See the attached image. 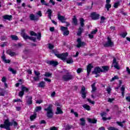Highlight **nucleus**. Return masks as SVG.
I'll return each mask as SVG.
<instances>
[{
	"label": "nucleus",
	"instance_id": "8fccbe9b",
	"mask_svg": "<svg viewBox=\"0 0 130 130\" xmlns=\"http://www.w3.org/2000/svg\"><path fill=\"white\" fill-rule=\"evenodd\" d=\"M30 34L31 36H37V34L35 33V32L33 31H30Z\"/></svg>",
	"mask_w": 130,
	"mask_h": 130
},
{
	"label": "nucleus",
	"instance_id": "c85d7f7f",
	"mask_svg": "<svg viewBox=\"0 0 130 130\" xmlns=\"http://www.w3.org/2000/svg\"><path fill=\"white\" fill-rule=\"evenodd\" d=\"M84 22H85V20L83 18L80 19V24L81 27H84V26H85Z\"/></svg>",
	"mask_w": 130,
	"mask_h": 130
},
{
	"label": "nucleus",
	"instance_id": "3c124183",
	"mask_svg": "<svg viewBox=\"0 0 130 130\" xmlns=\"http://www.w3.org/2000/svg\"><path fill=\"white\" fill-rule=\"evenodd\" d=\"M97 32H98V29H95L94 30H92L91 33L92 34V35H94L96 34V33H97Z\"/></svg>",
	"mask_w": 130,
	"mask_h": 130
},
{
	"label": "nucleus",
	"instance_id": "aec40b11",
	"mask_svg": "<svg viewBox=\"0 0 130 130\" xmlns=\"http://www.w3.org/2000/svg\"><path fill=\"white\" fill-rule=\"evenodd\" d=\"M63 112L61 110V109L59 107L57 108V111L55 112V114H62Z\"/></svg>",
	"mask_w": 130,
	"mask_h": 130
},
{
	"label": "nucleus",
	"instance_id": "052dcab7",
	"mask_svg": "<svg viewBox=\"0 0 130 130\" xmlns=\"http://www.w3.org/2000/svg\"><path fill=\"white\" fill-rule=\"evenodd\" d=\"M2 59L3 61H5L7 59L6 58V55L3 53V56H2Z\"/></svg>",
	"mask_w": 130,
	"mask_h": 130
},
{
	"label": "nucleus",
	"instance_id": "5701e85b",
	"mask_svg": "<svg viewBox=\"0 0 130 130\" xmlns=\"http://www.w3.org/2000/svg\"><path fill=\"white\" fill-rule=\"evenodd\" d=\"M95 85H96V83H94L91 85V88H92L91 93H94V92H95V91L97 90V88L95 87Z\"/></svg>",
	"mask_w": 130,
	"mask_h": 130
},
{
	"label": "nucleus",
	"instance_id": "6e6d98bb",
	"mask_svg": "<svg viewBox=\"0 0 130 130\" xmlns=\"http://www.w3.org/2000/svg\"><path fill=\"white\" fill-rule=\"evenodd\" d=\"M54 46L51 44H49V48L50 49H53Z\"/></svg>",
	"mask_w": 130,
	"mask_h": 130
},
{
	"label": "nucleus",
	"instance_id": "9d476101",
	"mask_svg": "<svg viewBox=\"0 0 130 130\" xmlns=\"http://www.w3.org/2000/svg\"><path fill=\"white\" fill-rule=\"evenodd\" d=\"M47 63H48V64H50V66H52V67H56V66L58 64V62L54 60H50L48 61Z\"/></svg>",
	"mask_w": 130,
	"mask_h": 130
},
{
	"label": "nucleus",
	"instance_id": "49530a36",
	"mask_svg": "<svg viewBox=\"0 0 130 130\" xmlns=\"http://www.w3.org/2000/svg\"><path fill=\"white\" fill-rule=\"evenodd\" d=\"M35 118H36V115H32L31 116H30V120H34V119H35Z\"/></svg>",
	"mask_w": 130,
	"mask_h": 130
},
{
	"label": "nucleus",
	"instance_id": "412c9836",
	"mask_svg": "<svg viewBox=\"0 0 130 130\" xmlns=\"http://www.w3.org/2000/svg\"><path fill=\"white\" fill-rule=\"evenodd\" d=\"M102 69L104 73H107L109 71V67L108 66H103L102 67Z\"/></svg>",
	"mask_w": 130,
	"mask_h": 130
},
{
	"label": "nucleus",
	"instance_id": "4468645a",
	"mask_svg": "<svg viewBox=\"0 0 130 130\" xmlns=\"http://www.w3.org/2000/svg\"><path fill=\"white\" fill-rule=\"evenodd\" d=\"M21 36H22V37H23V39H24L25 40H27V39H29L30 36H28V35H27V34L25 33L24 31H22L21 32Z\"/></svg>",
	"mask_w": 130,
	"mask_h": 130
},
{
	"label": "nucleus",
	"instance_id": "338daca9",
	"mask_svg": "<svg viewBox=\"0 0 130 130\" xmlns=\"http://www.w3.org/2000/svg\"><path fill=\"white\" fill-rule=\"evenodd\" d=\"M50 130H58L56 127L53 126L50 128Z\"/></svg>",
	"mask_w": 130,
	"mask_h": 130
},
{
	"label": "nucleus",
	"instance_id": "dca6fc26",
	"mask_svg": "<svg viewBox=\"0 0 130 130\" xmlns=\"http://www.w3.org/2000/svg\"><path fill=\"white\" fill-rule=\"evenodd\" d=\"M93 69V66L91 64H89L87 67V76H89L90 73H91V70Z\"/></svg>",
	"mask_w": 130,
	"mask_h": 130
},
{
	"label": "nucleus",
	"instance_id": "e433bc0d",
	"mask_svg": "<svg viewBox=\"0 0 130 130\" xmlns=\"http://www.w3.org/2000/svg\"><path fill=\"white\" fill-rule=\"evenodd\" d=\"M108 129H109V130H119V129H118V128H116V127H113V126L108 127Z\"/></svg>",
	"mask_w": 130,
	"mask_h": 130
},
{
	"label": "nucleus",
	"instance_id": "7c9ffc66",
	"mask_svg": "<svg viewBox=\"0 0 130 130\" xmlns=\"http://www.w3.org/2000/svg\"><path fill=\"white\" fill-rule=\"evenodd\" d=\"M73 22L74 25H78V20L77 19V18L76 17V16H74L73 18Z\"/></svg>",
	"mask_w": 130,
	"mask_h": 130
},
{
	"label": "nucleus",
	"instance_id": "a211bd4d",
	"mask_svg": "<svg viewBox=\"0 0 130 130\" xmlns=\"http://www.w3.org/2000/svg\"><path fill=\"white\" fill-rule=\"evenodd\" d=\"M83 31H84V28H82L81 27H79L78 31L77 33V35L78 36H81L82 33H83Z\"/></svg>",
	"mask_w": 130,
	"mask_h": 130
},
{
	"label": "nucleus",
	"instance_id": "7ed1b4c3",
	"mask_svg": "<svg viewBox=\"0 0 130 130\" xmlns=\"http://www.w3.org/2000/svg\"><path fill=\"white\" fill-rule=\"evenodd\" d=\"M52 107H53V106L50 104L48 105L47 108L44 109L45 111L47 112V117H48V118H51L52 116H53L54 113L52 110Z\"/></svg>",
	"mask_w": 130,
	"mask_h": 130
},
{
	"label": "nucleus",
	"instance_id": "1a4fd4ad",
	"mask_svg": "<svg viewBox=\"0 0 130 130\" xmlns=\"http://www.w3.org/2000/svg\"><path fill=\"white\" fill-rule=\"evenodd\" d=\"M57 18H58V20H59V21H60L61 22V23H66V20H67V18H66V17L63 16H61L60 15V14H58L57 15Z\"/></svg>",
	"mask_w": 130,
	"mask_h": 130
},
{
	"label": "nucleus",
	"instance_id": "4be33fe9",
	"mask_svg": "<svg viewBox=\"0 0 130 130\" xmlns=\"http://www.w3.org/2000/svg\"><path fill=\"white\" fill-rule=\"evenodd\" d=\"M47 12L48 14V17L49 19H50V20H51V16H52V10H51V9H48Z\"/></svg>",
	"mask_w": 130,
	"mask_h": 130
},
{
	"label": "nucleus",
	"instance_id": "e2e57ef3",
	"mask_svg": "<svg viewBox=\"0 0 130 130\" xmlns=\"http://www.w3.org/2000/svg\"><path fill=\"white\" fill-rule=\"evenodd\" d=\"M81 95H82V98H86V92H81Z\"/></svg>",
	"mask_w": 130,
	"mask_h": 130
},
{
	"label": "nucleus",
	"instance_id": "cd10ccee",
	"mask_svg": "<svg viewBox=\"0 0 130 130\" xmlns=\"http://www.w3.org/2000/svg\"><path fill=\"white\" fill-rule=\"evenodd\" d=\"M125 122V121H123L122 122L120 121H117L116 123L118 124V125H119L121 127H123V123H124Z\"/></svg>",
	"mask_w": 130,
	"mask_h": 130
},
{
	"label": "nucleus",
	"instance_id": "603ef678",
	"mask_svg": "<svg viewBox=\"0 0 130 130\" xmlns=\"http://www.w3.org/2000/svg\"><path fill=\"white\" fill-rule=\"evenodd\" d=\"M87 101L88 102H89V103H90L91 104H95V102L92 101V100H91V99H88Z\"/></svg>",
	"mask_w": 130,
	"mask_h": 130
},
{
	"label": "nucleus",
	"instance_id": "39448f33",
	"mask_svg": "<svg viewBox=\"0 0 130 130\" xmlns=\"http://www.w3.org/2000/svg\"><path fill=\"white\" fill-rule=\"evenodd\" d=\"M103 72V70L101 69V68L100 67H96L94 69V71L92 72V74H95V75H96L95 76V78H98L99 76H100L99 74L100 73Z\"/></svg>",
	"mask_w": 130,
	"mask_h": 130
},
{
	"label": "nucleus",
	"instance_id": "f8f14e48",
	"mask_svg": "<svg viewBox=\"0 0 130 130\" xmlns=\"http://www.w3.org/2000/svg\"><path fill=\"white\" fill-rule=\"evenodd\" d=\"M29 19L31 21H38L39 18L37 16H35L34 14H30L29 15Z\"/></svg>",
	"mask_w": 130,
	"mask_h": 130
},
{
	"label": "nucleus",
	"instance_id": "4c0bfd02",
	"mask_svg": "<svg viewBox=\"0 0 130 130\" xmlns=\"http://www.w3.org/2000/svg\"><path fill=\"white\" fill-rule=\"evenodd\" d=\"M118 79H119V78L117 76H115L112 78L111 82H113V81H115V80H118Z\"/></svg>",
	"mask_w": 130,
	"mask_h": 130
},
{
	"label": "nucleus",
	"instance_id": "f03ea898",
	"mask_svg": "<svg viewBox=\"0 0 130 130\" xmlns=\"http://www.w3.org/2000/svg\"><path fill=\"white\" fill-rule=\"evenodd\" d=\"M55 55L57 56L58 58H61L62 60H66L67 63L72 64L74 62V59L73 58L70 57L67 59V57L69 55V53H64L61 54H55Z\"/></svg>",
	"mask_w": 130,
	"mask_h": 130
},
{
	"label": "nucleus",
	"instance_id": "ddd939ff",
	"mask_svg": "<svg viewBox=\"0 0 130 130\" xmlns=\"http://www.w3.org/2000/svg\"><path fill=\"white\" fill-rule=\"evenodd\" d=\"M88 122H89V123H97V119H96L95 118L91 119L90 118H86Z\"/></svg>",
	"mask_w": 130,
	"mask_h": 130
},
{
	"label": "nucleus",
	"instance_id": "2f4dec72",
	"mask_svg": "<svg viewBox=\"0 0 130 130\" xmlns=\"http://www.w3.org/2000/svg\"><path fill=\"white\" fill-rule=\"evenodd\" d=\"M11 38L12 39V40H18L19 39L18 36H15L14 35L11 36Z\"/></svg>",
	"mask_w": 130,
	"mask_h": 130
},
{
	"label": "nucleus",
	"instance_id": "72a5a7b5",
	"mask_svg": "<svg viewBox=\"0 0 130 130\" xmlns=\"http://www.w3.org/2000/svg\"><path fill=\"white\" fill-rule=\"evenodd\" d=\"M21 90L23 91V92H26V93L29 91V89L25 86L22 87Z\"/></svg>",
	"mask_w": 130,
	"mask_h": 130
},
{
	"label": "nucleus",
	"instance_id": "79ce46f5",
	"mask_svg": "<svg viewBox=\"0 0 130 130\" xmlns=\"http://www.w3.org/2000/svg\"><path fill=\"white\" fill-rule=\"evenodd\" d=\"M37 39H38V40H41V33L39 32L38 34Z\"/></svg>",
	"mask_w": 130,
	"mask_h": 130
},
{
	"label": "nucleus",
	"instance_id": "ea45409f",
	"mask_svg": "<svg viewBox=\"0 0 130 130\" xmlns=\"http://www.w3.org/2000/svg\"><path fill=\"white\" fill-rule=\"evenodd\" d=\"M23 95H24V91L22 90L20 91L18 94V96H19V97H21L22 98V97H23Z\"/></svg>",
	"mask_w": 130,
	"mask_h": 130
},
{
	"label": "nucleus",
	"instance_id": "5fc2aeb1",
	"mask_svg": "<svg viewBox=\"0 0 130 130\" xmlns=\"http://www.w3.org/2000/svg\"><path fill=\"white\" fill-rule=\"evenodd\" d=\"M118 6H119V2L115 3L114 5V7L116 8H118Z\"/></svg>",
	"mask_w": 130,
	"mask_h": 130
},
{
	"label": "nucleus",
	"instance_id": "37998d69",
	"mask_svg": "<svg viewBox=\"0 0 130 130\" xmlns=\"http://www.w3.org/2000/svg\"><path fill=\"white\" fill-rule=\"evenodd\" d=\"M106 91L108 94H110V93L111 92V88L110 87H108L106 89Z\"/></svg>",
	"mask_w": 130,
	"mask_h": 130
},
{
	"label": "nucleus",
	"instance_id": "393cba45",
	"mask_svg": "<svg viewBox=\"0 0 130 130\" xmlns=\"http://www.w3.org/2000/svg\"><path fill=\"white\" fill-rule=\"evenodd\" d=\"M82 107L84 108L85 109H86V110H91V107H90V106L87 105V104H84L82 106Z\"/></svg>",
	"mask_w": 130,
	"mask_h": 130
},
{
	"label": "nucleus",
	"instance_id": "473e14b6",
	"mask_svg": "<svg viewBox=\"0 0 130 130\" xmlns=\"http://www.w3.org/2000/svg\"><path fill=\"white\" fill-rule=\"evenodd\" d=\"M14 46H15L16 48H18L19 47H21V46H23V45L21 43H18L17 44H14Z\"/></svg>",
	"mask_w": 130,
	"mask_h": 130
},
{
	"label": "nucleus",
	"instance_id": "6ab92c4d",
	"mask_svg": "<svg viewBox=\"0 0 130 130\" xmlns=\"http://www.w3.org/2000/svg\"><path fill=\"white\" fill-rule=\"evenodd\" d=\"M80 125H82V126H85V124H86V121H85L84 118H81L80 119Z\"/></svg>",
	"mask_w": 130,
	"mask_h": 130
},
{
	"label": "nucleus",
	"instance_id": "f3484780",
	"mask_svg": "<svg viewBox=\"0 0 130 130\" xmlns=\"http://www.w3.org/2000/svg\"><path fill=\"white\" fill-rule=\"evenodd\" d=\"M26 98H27V100L26 101V103L28 105H31L32 104V96H26Z\"/></svg>",
	"mask_w": 130,
	"mask_h": 130
},
{
	"label": "nucleus",
	"instance_id": "680f3d73",
	"mask_svg": "<svg viewBox=\"0 0 130 130\" xmlns=\"http://www.w3.org/2000/svg\"><path fill=\"white\" fill-rule=\"evenodd\" d=\"M37 15H38V16H39V17H42V13L40 11L37 13Z\"/></svg>",
	"mask_w": 130,
	"mask_h": 130
},
{
	"label": "nucleus",
	"instance_id": "c9c22d12",
	"mask_svg": "<svg viewBox=\"0 0 130 130\" xmlns=\"http://www.w3.org/2000/svg\"><path fill=\"white\" fill-rule=\"evenodd\" d=\"M73 127V125H67L66 126L65 130H70Z\"/></svg>",
	"mask_w": 130,
	"mask_h": 130
},
{
	"label": "nucleus",
	"instance_id": "a878e982",
	"mask_svg": "<svg viewBox=\"0 0 130 130\" xmlns=\"http://www.w3.org/2000/svg\"><path fill=\"white\" fill-rule=\"evenodd\" d=\"M8 71H9V72H11L12 74L13 75H16V74H17V71L12 68H9Z\"/></svg>",
	"mask_w": 130,
	"mask_h": 130
},
{
	"label": "nucleus",
	"instance_id": "09e8293b",
	"mask_svg": "<svg viewBox=\"0 0 130 130\" xmlns=\"http://www.w3.org/2000/svg\"><path fill=\"white\" fill-rule=\"evenodd\" d=\"M35 75H36V76L39 77L40 76V72L35 71Z\"/></svg>",
	"mask_w": 130,
	"mask_h": 130
},
{
	"label": "nucleus",
	"instance_id": "864d4df0",
	"mask_svg": "<svg viewBox=\"0 0 130 130\" xmlns=\"http://www.w3.org/2000/svg\"><path fill=\"white\" fill-rule=\"evenodd\" d=\"M106 114H107L106 113V112H103V113H101L100 114V115H101V116H102V117H104V116H106Z\"/></svg>",
	"mask_w": 130,
	"mask_h": 130
},
{
	"label": "nucleus",
	"instance_id": "f704fd0d",
	"mask_svg": "<svg viewBox=\"0 0 130 130\" xmlns=\"http://www.w3.org/2000/svg\"><path fill=\"white\" fill-rule=\"evenodd\" d=\"M41 109H42V107L41 106L37 107L35 108L36 112H38V111H40V110H41Z\"/></svg>",
	"mask_w": 130,
	"mask_h": 130
},
{
	"label": "nucleus",
	"instance_id": "0eeeda50",
	"mask_svg": "<svg viewBox=\"0 0 130 130\" xmlns=\"http://www.w3.org/2000/svg\"><path fill=\"white\" fill-rule=\"evenodd\" d=\"M77 42L78 43L76 45L77 48H80V47H83V46H86V45H87L86 43L82 41L81 38L77 39Z\"/></svg>",
	"mask_w": 130,
	"mask_h": 130
},
{
	"label": "nucleus",
	"instance_id": "a18cd8bd",
	"mask_svg": "<svg viewBox=\"0 0 130 130\" xmlns=\"http://www.w3.org/2000/svg\"><path fill=\"white\" fill-rule=\"evenodd\" d=\"M34 81H39L40 80V76H35L33 78Z\"/></svg>",
	"mask_w": 130,
	"mask_h": 130
},
{
	"label": "nucleus",
	"instance_id": "b1692460",
	"mask_svg": "<svg viewBox=\"0 0 130 130\" xmlns=\"http://www.w3.org/2000/svg\"><path fill=\"white\" fill-rule=\"evenodd\" d=\"M3 18L5 19V20H11L12 19V15H6L3 16Z\"/></svg>",
	"mask_w": 130,
	"mask_h": 130
},
{
	"label": "nucleus",
	"instance_id": "4d7b16f0",
	"mask_svg": "<svg viewBox=\"0 0 130 130\" xmlns=\"http://www.w3.org/2000/svg\"><path fill=\"white\" fill-rule=\"evenodd\" d=\"M126 35H127V33L124 32L121 35V37H123V38H125V36H126Z\"/></svg>",
	"mask_w": 130,
	"mask_h": 130
},
{
	"label": "nucleus",
	"instance_id": "69168bd1",
	"mask_svg": "<svg viewBox=\"0 0 130 130\" xmlns=\"http://www.w3.org/2000/svg\"><path fill=\"white\" fill-rule=\"evenodd\" d=\"M0 96H5V91L4 90H2L0 92Z\"/></svg>",
	"mask_w": 130,
	"mask_h": 130
},
{
	"label": "nucleus",
	"instance_id": "20e7f679",
	"mask_svg": "<svg viewBox=\"0 0 130 130\" xmlns=\"http://www.w3.org/2000/svg\"><path fill=\"white\" fill-rule=\"evenodd\" d=\"M74 78V76L71 74V73L68 72L67 74L64 75L62 77V80L64 82H68V81H70L72 80Z\"/></svg>",
	"mask_w": 130,
	"mask_h": 130
},
{
	"label": "nucleus",
	"instance_id": "9b49d317",
	"mask_svg": "<svg viewBox=\"0 0 130 130\" xmlns=\"http://www.w3.org/2000/svg\"><path fill=\"white\" fill-rule=\"evenodd\" d=\"M100 15L93 12L91 14V17L92 19V20H98V19H99V17H100Z\"/></svg>",
	"mask_w": 130,
	"mask_h": 130
},
{
	"label": "nucleus",
	"instance_id": "de8ad7c7",
	"mask_svg": "<svg viewBox=\"0 0 130 130\" xmlns=\"http://www.w3.org/2000/svg\"><path fill=\"white\" fill-rule=\"evenodd\" d=\"M45 77H50L51 76V74L49 72H46L44 74Z\"/></svg>",
	"mask_w": 130,
	"mask_h": 130
},
{
	"label": "nucleus",
	"instance_id": "a19ab883",
	"mask_svg": "<svg viewBox=\"0 0 130 130\" xmlns=\"http://www.w3.org/2000/svg\"><path fill=\"white\" fill-rule=\"evenodd\" d=\"M41 3L42 5H43L44 6H48V4L46 3L45 1L44 0H41Z\"/></svg>",
	"mask_w": 130,
	"mask_h": 130
},
{
	"label": "nucleus",
	"instance_id": "f257e3e1",
	"mask_svg": "<svg viewBox=\"0 0 130 130\" xmlns=\"http://www.w3.org/2000/svg\"><path fill=\"white\" fill-rule=\"evenodd\" d=\"M12 125H14V126H18V122L15 121H13L12 122H10L9 119H7L4 121V124H1L0 125V127L1 128H5L7 130H11V128L10 126H12Z\"/></svg>",
	"mask_w": 130,
	"mask_h": 130
},
{
	"label": "nucleus",
	"instance_id": "13d9d810",
	"mask_svg": "<svg viewBox=\"0 0 130 130\" xmlns=\"http://www.w3.org/2000/svg\"><path fill=\"white\" fill-rule=\"evenodd\" d=\"M28 39L29 40H32V41H36V38L29 37Z\"/></svg>",
	"mask_w": 130,
	"mask_h": 130
},
{
	"label": "nucleus",
	"instance_id": "0e129e2a",
	"mask_svg": "<svg viewBox=\"0 0 130 130\" xmlns=\"http://www.w3.org/2000/svg\"><path fill=\"white\" fill-rule=\"evenodd\" d=\"M5 63H10L11 62V60L10 59H6L5 61H4Z\"/></svg>",
	"mask_w": 130,
	"mask_h": 130
},
{
	"label": "nucleus",
	"instance_id": "774afa93",
	"mask_svg": "<svg viewBox=\"0 0 130 130\" xmlns=\"http://www.w3.org/2000/svg\"><path fill=\"white\" fill-rule=\"evenodd\" d=\"M126 101H127L128 102H130V96H126Z\"/></svg>",
	"mask_w": 130,
	"mask_h": 130
},
{
	"label": "nucleus",
	"instance_id": "2eb2a0df",
	"mask_svg": "<svg viewBox=\"0 0 130 130\" xmlns=\"http://www.w3.org/2000/svg\"><path fill=\"white\" fill-rule=\"evenodd\" d=\"M113 64L115 69H117V70H119V67L117 65V62L116 61V58L114 57L113 60Z\"/></svg>",
	"mask_w": 130,
	"mask_h": 130
},
{
	"label": "nucleus",
	"instance_id": "c756f323",
	"mask_svg": "<svg viewBox=\"0 0 130 130\" xmlns=\"http://www.w3.org/2000/svg\"><path fill=\"white\" fill-rule=\"evenodd\" d=\"M39 87L40 88H44V87H45V82L44 81L41 82L39 84Z\"/></svg>",
	"mask_w": 130,
	"mask_h": 130
},
{
	"label": "nucleus",
	"instance_id": "58836bf2",
	"mask_svg": "<svg viewBox=\"0 0 130 130\" xmlns=\"http://www.w3.org/2000/svg\"><path fill=\"white\" fill-rule=\"evenodd\" d=\"M107 11H109V9H110V8H111V5L109 4H107L105 6Z\"/></svg>",
	"mask_w": 130,
	"mask_h": 130
},
{
	"label": "nucleus",
	"instance_id": "bb28decb",
	"mask_svg": "<svg viewBox=\"0 0 130 130\" xmlns=\"http://www.w3.org/2000/svg\"><path fill=\"white\" fill-rule=\"evenodd\" d=\"M7 53L10 55V56H14V55H16V53L12 52L11 50L7 51Z\"/></svg>",
	"mask_w": 130,
	"mask_h": 130
},
{
	"label": "nucleus",
	"instance_id": "423d86ee",
	"mask_svg": "<svg viewBox=\"0 0 130 130\" xmlns=\"http://www.w3.org/2000/svg\"><path fill=\"white\" fill-rule=\"evenodd\" d=\"M108 41L104 44L105 47H112L113 46V42L111 40V39L109 37L107 38Z\"/></svg>",
	"mask_w": 130,
	"mask_h": 130
},
{
	"label": "nucleus",
	"instance_id": "6e6552de",
	"mask_svg": "<svg viewBox=\"0 0 130 130\" xmlns=\"http://www.w3.org/2000/svg\"><path fill=\"white\" fill-rule=\"evenodd\" d=\"M61 31L63 32V35L64 36H68L70 34V31H69V28L67 27L61 26L60 27Z\"/></svg>",
	"mask_w": 130,
	"mask_h": 130
},
{
	"label": "nucleus",
	"instance_id": "c03bdc74",
	"mask_svg": "<svg viewBox=\"0 0 130 130\" xmlns=\"http://www.w3.org/2000/svg\"><path fill=\"white\" fill-rule=\"evenodd\" d=\"M102 119L103 120H104V121H106V120H110V119H111V117L106 118L105 117H103Z\"/></svg>",
	"mask_w": 130,
	"mask_h": 130
},
{
	"label": "nucleus",
	"instance_id": "bf43d9fd",
	"mask_svg": "<svg viewBox=\"0 0 130 130\" xmlns=\"http://www.w3.org/2000/svg\"><path fill=\"white\" fill-rule=\"evenodd\" d=\"M101 23H104V21H105V17H104V16H102L101 18Z\"/></svg>",
	"mask_w": 130,
	"mask_h": 130
}]
</instances>
